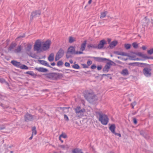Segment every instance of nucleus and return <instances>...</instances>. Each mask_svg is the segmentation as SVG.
Returning <instances> with one entry per match:
<instances>
[{"label":"nucleus","mask_w":153,"mask_h":153,"mask_svg":"<svg viewBox=\"0 0 153 153\" xmlns=\"http://www.w3.org/2000/svg\"><path fill=\"white\" fill-rule=\"evenodd\" d=\"M108 62L106 63V65L102 69L103 72H108L109 71V69L110 68L111 65H115V63L113 61L109 59L107 60Z\"/></svg>","instance_id":"obj_3"},{"label":"nucleus","mask_w":153,"mask_h":153,"mask_svg":"<svg viewBox=\"0 0 153 153\" xmlns=\"http://www.w3.org/2000/svg\"><path fill=\"white\" fill-rule=\"evenodd\" d=\"M72 153H83L81 149H79L77 148H76L73 149L72 151Z\"/></svg>","instance_id":"obj_28"},{"label":"nucleus","mask_w":153,"mask_h":153,"mask_svg":"<svg viewBox=\"0 0 153 153\" xmlns=\"http://www.w3.org/2000/svg\"><path fill=\"white\" fill-rule=\"evenodd\" d=\"M72 67L73 68L76 69H79L80 68L79 65L77 64H74L72 66Z\"/></svg>","instance_id":"obj_40"},{"label":"nucleus","mask_w":153,"mask_h":153,"mask_svg":"<svg viewBox=\"0 0 153 153\" xmlns=\"http://www.w3.org/2000/svg\"><path fill=\"white\" fill-rule=\"evenodd\" d=\"M86 40H85L84 41V42L81 44V46L80 48V50L82 51H83L85 50L86 47Z\"/></svg>","instance_id":"obj_22"},{"label":"nucleus","mask_w":153,"mask_h":153,"mask_svg":"<svg viewBox=\"0 0 153 153\" xmlns=\"http://www.w3.org/2000/svg\"><path fill=\"white\" fill-rule=\"evenodd\" d=\"M32 134L33 135H36L37 133V131L36 129V127L34 126L32 128Z\"/></svg>","instance_id":"obj_35"},{"label":"nucleus","mask_w":153,"mask_h":153,"mask_svg":"<svg viewBox=\"0 0 153 153\" xmlns=\"http://www.w3.org/2000/svg\"><path fill=\"white\" fill-rule=\"evenodd\" d=\"M25 74H29L34 78H36V74H35L33 71H27L25 73Z\"/></svg>","instance_id":"obj_27"},{"label":"nucleus","mask_w":153,"mask_h":153,"mask_svg":"<svg viewBox=\"0 0 153 153\" xmlns=\"http://www.w3.org/2000/svg\"><path fill=\"white\" fill-rule=\"evenodd\" d=\"M51 44V41L49 40L46 41L43 44L42 46V49L44 51H45L48 49L50 47Z\"/></svg>","instance_id":"obj_10"},{"label":"nucleus","mask_w":153,"mask_h":153,"mask_svg":"<svg viewBox=\"0 0 153 153\" xmlns=\"http://www.w3.org/2000/svg\"><path fill=\"white\" fill-rule=\"evenodd\" d=\"M113 134H114L116 135L119 136V137H121V134H120L116 133L115 131V133H114Z\"/></svg>","instance_id":"obj_55"},{"label":"nucleus","mask_w":153,"mask_h":153,"mask_svg":"<svg viewBox=\"0 0 153 153\" xmlns=\"http://www.w3.org/2000/svg\"><path fill=\"white\" fill-rule=\"evenodd\" d=\"M121 74L123 75H127L128 74V70L126 69L123 70L121 72Z\"/></svg>","instance_id":"obj_30"},{"label":"nucleus","mask_w":153,"mask_h":153,"mask_svg":"<svg viewBox=\"0 0 153 153\" xmlns=\"http://www.w3.org/2000/svg\"><path fill=\"white\" fill-rule=\"evenodd\" d=\"M19 68L25 70H27L29 68L28 67L25 65H21V66H20Z\"/></svg>","instance_id":"obj_33"},{"label":"nucleus","mask_w":153,"mask_h":153,"mask_svg":"<svg viewBox=\"0 0 153 153\" xmlns=\"http://www.w3.org/2000/svg\"><path fill=\"white\" fill-rule=\"evenodd\" d=\"M33 118V116L27 113L24 116L25 120V122H28L32 121Z\"/></svg>","instance_id":"obj_13"},{"label":"nucleus","mask_w":153,"mask_h":153,"mask_svg":"<svg viewBox=\"0 0 153 153\" xmlns=\"http://www.w3.org/2000/svg\"><path fill=\"white\" fill-rule=\"evenodd\" d=\"M82 65L84 68H88V66L86 64H82Z\"/></svg>","instance_id":"obj_56"},{"label":"nucleus","mask_w":153,"mask_h":153,"mask_svg":"<svg viewBox=\"0 0 153 153\" xmlns=\"http://www.w3.org/2000/svg\"><path fill=\"white\" fill-rule=\"evenodd\" d=\"M67 137V136L65 134L62 133L59 136V139H60L61 137L66 138Z\"/></svg>","instance_id":"obj_37"},{"label":"nucleus","mask_w":153,"mask_h":153,"mask_svg":"<svg viewBox=\"0 0 153 153\" xmlns=\"http://www.w3.org/2000/svg\"><path fill=\"white\" fill-rule=\"evenodd\" d=\"M21 51V45H19L16 48L14 51V52L16 53H18L20 52Z\"/></svg>","instance_id":"obj_29"},{"label":"nucleus","mask_w":153,"mask_h":153,"mask_svg":"<svg viewBox=\"0 0 153 153\" xmlns=\"http://www.w3.org/2000/svg\"><path fill=\"white\" fill-rule=\"evenodd\" d=\"M142 48L143 49V50H145L146 49V46H142Z\"/></svg>","instance_id":"obj_64"},{"label":"nucleus","mask_w":153,"mask_h":153,"mask_svg":"<svg viewBox=\"0 0 153 153\" xmlns=\"http://www.w3.org/2000/svg\"><path fill=\"white\" fill-rule=\"evenodd\" d=\"M93 58L96 61L99 62H104L107 60H109L108 59L100 57H94Z\"/></svg>","instance_id":"obj_15"},{"label":"nucleus","mask_w":153,"mask_h":153,"mask_svg":"<svg viewBox=\"0 0 153 153\" xmlns=\"http://www.w3.org/2000/svg\"><path fill=\"white\" fill-rule=\"evenodd\" d=\"M143 137L146 139H148L149 138V136L146 133Z\"/></svg>","instance_id":"obj_52"},{"label":"nucleus","mask_w":153,"mask_h":153,"mask_svg":"<svg viewBox=\"0 0 153 153\" xmlns=\"http://www.w3.org/2000/svg\"><path fill=\"white\" fill-rule=\"evenodd\" d=\"M75 41L73 37L72 36H70L69 38V42L70 43H72Z\"/></svg>","instance_id":"obj_39"},{"label":"nucleus","mask_w":153,"mask_h":153,"mask_svg":"<svg viewBox=\"0 0 153 153\" xmlns=\"http://www.w3.org/2000/svg\"><path fill=\"white\" fill-rule=\"evenodd\" d=\"M151 69L150 68H145L143 70L144 74L146 77H150L151 75Z\"/></svg>","instance_id":"obj_9"},{"label":"nucleus","mask_w":153,"mask_h":153,"mask_svg":"<svg viewBox=\"0 0 153 153\" xmlns=\"http://www.w3.org/2000/svg\"><path fill=\"white\" fill-rule=\"evenodd\" d=\"M139 65H143L144 66H150V65L148 64H147L146 63H140L139 62Z\"/></svg>","instance_id":"obj_48"},{"label":"nucleus","mask_w":153,"mask_h":153,"mask_svg":"<svg viewBox=\"0 0 153 153\" xmlns=\"http://www.w3.org/2000/svg\"><path fill=\"white\" fill-rule=\"evenodd\" d=\"M41 12L40 10L33 11L31 13L30 16V20L32 21L34 18L39 17L41 15Z\"/></svg>","instance_id":"obj_6"},{"label":"nucleus","mask_w":153,"mask_h":153,"mask_svg":"<svg viewBox=\"0 0 153 153\" xmlns=\"http://www.w3.org/2000/svg\"><path fill=\"white\" fill-rule=\"evenodd\" d=\"M120 55L128 56V55L127 53H124L123 52H120Z\"/></svg>","instance_id":"obj_41"},{"label":"nucleus","mask_w":153,"mask_h":153,"mask_svg":"<svg viewBox=\"0 0 153 153\" xmlns=\"http://www.w3.org/2000/svg\"><path fill=\"white\" fill-rule=\"evenodd\" d=\"M133 53L137 56H140L142 57L145 59H153V57L148 56L145 54L142 53L141 52H133Z\"/></svg>","instance_id":"obj_12"},{"label":"nucleus","mask_w":153,"mask_h":153,"mask_svg":"<svg viewBox=\"0 0 153 153\" xmlns=\"http://www.w3.org/2000/svg\"><path fill=\"white\" fill-rule=\"evenodd\" d=\"M17 44L15 42H12L8 48V51H13L14 48L16 46Z\"/></svg>","instance_id":"obj_16"},{"label":"nucleus","mask_w":153,"mask_h":153,"mask_svg":"<svg viewBox=\"0 0 153 153\" xmlns=\"http://www.w3.org/2000/svg\"><path fill=\"white\" fill-rule=\"evenodd\" d=\"M64 51L62 48H60L55 56V61H57L61 58L64 55Z\"/></svg>","instance_id":"obj_7"},{"label":"nucleus","mask_w":153,"mask_h":153,"mask_svg":"<svg viewBox=\"0 0 153 153\" xmlns=\"http://www.w3.org/2000/svg\"><path fill=\"white\" fill-rule=\"evenodd\" d=\"M39 63L43 65L48 67L50 68H52L50 65H49L48 62L44 60H39Z\"/></svg>","instance_id":"obj_19"},{"label":"nucleus","mask_w":153,"mask_h":153,"mask_svg":"<svg viewBox=\"0 0 153 153\" xmlns=\"http://www.w3.org/2000/svg\"><path fill=\"white\" fill-rule=\"evenodd\" d=\"M54 59V54L53 53H51L48 57V60L50 62H52Z\"/></svg>","instance_id":"obj_23"},{"label":"nucleus","mask_w":153,"mask_h":153,"mask_svg":"<svg viewBox=\"0 0 153 153\" xmlns=\"http://www.w3.org/2000/svg\"><path fill=\"white\" fill-rule=\"evenodd\" d=\"M63 64V62L62 61H58L57 63V65L58 66H62Z\"/></svg>","instance_id":"obj_42"},{"label":"nucleus","mask_w":153,"mask_h":153,"mask_svg":"<svg viewBox=\"0 0 153 153\" xmlns=\"http://www.w3.org/2000/svg\"><path fill=\"white\" fill-rule=\"evenodd\" d=\"M117 43L118 42L117 41H114L112 42L110 44L108 48L111 49L113 48L117 45Z\"/></svg>","instance_id":"obj_20"},{"label":"nucleus","mask_w":153,"mask_h":153,"mask_svg":"<svg viewBox=\"0 0 153 153\" xmlns=\"http://www.w3.org/2000/svg\"><path fill=\"white\" fill-rule=\"evenodd\" d=\"M5 128V125H0V130L4 129Z\"/></svg>","instance_id":"obj_45"},{"label":"nucleus","mask_w":153,"mask_h":153,"mask_svg":"<svg viewBox=\"0 0 153 153\" xmlns=\"http://www.w3.org/2000/svg\"><path fill=\"white\" fill-rule=\"evenodd\" d=\"M45 75L47 78L53 80H57L63 77L62 74L56 73H48Z\"/></svg>","instance_id":"obj_2"},{"label":"nucleus","mask_w":153,"mask_h":153,"mask_svg":"<svg viewBox=\"0 0 153 153\" xmlns=\"http://www.w3.org/2000/svg\"><path fill=\"white\" fill-rule=\"evenodd\" d=\"M110 75V74H103L102 75H101V76L102 77L104 76H107V75Z\"/></svg>","instance_id":"obj_63"},{"label":"nucleus","mask_w":153,"mask_h":153,"mask_svg":"<svg viewBox=\"0 0 153 153\" xmlns=\"http://www.w3.org/2000/svg\"><path fill=\"white\" fill-rule=\"evenodd\" d=\"M75 112L77 115H79V117H81L83 116L84 113L85 112V110L84 108H81L79 106H78L76 108H74Z\"/></svg>","instance_id":"obj_4"},{"label":"nucleus","mask_w":153,"mask_h":153,"mask_svg":"<svg viewBox=\"0 0 153 153\" xmlns=\"http://www.w3.org/2000/svg\"><path fill=\"white\" fill-rule=\"evenodd\" d=\"M75 52V47L73 46H70L68 49L67 54L66 56L67 58H69L71 57V55H69V53H71L72 54H74Z\"/></svg>","instance_id":"obj_8"},{"label":"nucleus","mask_w":153,"mask_h":153,"mask_svg":"<svg viewBox=\"0 0 153 153\" xmlns=\"http://www.w3.org/2000/svg\"><path fill=\"white\" fill-rule=\"evenodd\" d=\"M83 53V52L82 51H75L74 54H82Z\"/></svg>","instance_id":"obj_49"},{"label":"nucleus","mask_w":153,"mask_h":153,"mask_svg":"<svg viewBox=\"0 0 153 153\" xmlns=\"http://www.w3.org/2000/svg\"><path fill=\"white\" fill-rule=\"evenodd\" d=\"M107 44L106 42L104 39L101 40L98 46H97V49H101L103 48L104 45Z\"/></svg>","instance_id":"obj_14"},{"label":"nucleus","mask_w":153,"mask_h":153,"mask_svg":"<svg viewBox=\"0 0 153 153\" xmlns=\"http://www.w3.org/2000/svg\"><path fill=\"white\" fill-rule=\"evenodd\" d=\"M84 97L89 102L92 101V100L95 97L93 94L90 93H88L84 95Z\"/></svg>","instance_id":"obj_11"},{"label":"nucleus","mask_w":153,"mask_h":153,"mask_svg":"<svg viewBox=\"0 0 153 153\" xmlns=\"http://www.w3.org/2000/svg\"><path fill=\"white\" fill-rule=\"evenodd\" d=\"M114 53L115 54H116L117 55H120V52L118 51H114Z\"/></svg>","instance_id":"obj_58"},{"label":"nucleus","mask_w":153,"mask_h":153,"mask_svg":"<svg viewBox=\"0 0 153 153\" xmlns=\"http://www.w3.org/2000/svg\"><path fill=\"white\" fill-rule=\"evenodd\" d=\"M64 119L66 121H68L69 120L68 117L66 114L64 115Z\"/></svg>","instance_id":"obj_47"},{"label":"nucleus","mask_w":153,"mask_h":153,"mask_svg":"<svg viewBox=\"0 0 153 153\" xmlns=\"http://www.w3.org/2000/svg\"><path fill=\"white\" fill-rule=\"evenodd\" d=\"M61 148L64 149L66 148V146L64 145H60L59 146Z\"/></svg>","instance_id":"obj_60"},{"label":"nucleus","mask_w":153,"mask_h":153,"mask_svg":"<svg viewBox=\"0 0 153 153\" xmlns=\"http://www.w3.org/2000/svg\"><path fill=\"white\" fill-rule=\"evenodd\" d=\"M136 102L135 101H134L131 104V105L132 107V108L133 109L134 106L136 105Z\"/></svg>","instance_id":"obj_46"},{"label":"nucleus","mask_w":153,"mask_h":153,"mask_svg":"<svg viewBox=\"0 0 153 153\" xmlns=\"http://www.w3.org/2000/svg\"><path fill=\"white\" fill-rule=\"evenodd\" d=\"M11 63L14 66L17 67L19 68L21 65V63L19 62H18L16 60H12L11 61Z\"/></svg>","instance_id":"obj_17"},{"label":"nucleus","mask_w":153,"mask_h":153,"mask_svg":"<svg viewBox=\"0 0 153 153\" xmlns=\"http://www.w3.org/2000/svg\"><path fill=\"white\" fill-rule=\"evenodd\" d=\"M140 135H142L143 136L144 134H145V133L143 131L140 132Z\"/></svg>","instance_id":"obj_61"},{"label":"nucleus","mask_w":153,"mask_h":153,"mask_svg":"<svg viewBox=\"0 0 153 153\" xmlns=\"http://www.w3.org/2000/svg\"><path fill=\"white\" fill-rule=\"evenodd\" d=\"M96 113L99 116V120L101 124L104 125H107L109 121V118L107 116L102 112H96Z\"/></svg>","instance_id":"obj_1"},{"label":"nucleus","mask_w":153,"mask_h":153,"mask_svg":"<svg viewBox=\"0 0 153 153\" xmlns=\"http://www.w3.org/2000/svg\"><path fill=\"white\" fill-rule=\"evenodd\" d=\"M65 65L66 67H69L70 64L69 63L67 62H66L65 64Z\"/></svg>","instance_id":"obj_57"},{"label":"nucleus","mask_w":153,"mask_h":153,"mask_svg":"<svg viewBox=\"0 0 153 153\" xmlns=\"http://www.w3.org/2000/svg\"><path fill=\"white\" fill-rule=\"evenodd\" d=\"M148 53L150 54L151 55L153 53V48H152L147 51Z\"/></svg>","instance_id":"obj_44"},{"label":"nucleus","mask_w":153,"mask_h":153,"mask_svg":"<svg viewBox=\"0 0 153 153\" xmlns=\"http://www.w3.org/2000/svg\"><path fill=\"white\" fill-rule=\"evenodd\" d=\"M91 69H94L96 68V66L95 65L93 64L92 65H91Z\"/></svg>","instance_id":"obj_53"},{"label":"nucleus","mask_w":153,"mask_h":153,"mask_svg":"<svg viewBox=\"0 0 153 153\" xmlns=\"http://www.w3.org/2000/svg\"><path fill=\"white\" fill-rule=\"evenodd\" d=\"M139 62H135L133 63H129L128 65H130L132 66H135V65H137V66H140L139 65Z\"/></svg>","instance_id":"obj_34"},{"label":"nucleus","mask_w":153,"mask_h":153,"mask_svg":"<svg viewBox=\"0 0 153 153\" xmlns=\"http://www.w3.org/2000/svg\"><path fill=\"white\" fill-rule=\"evenodd\" d=\"M145 20H144V25L146 26H148L150 23V20L149 19H148L146 17L145 18Z\"/></svg>","instance_id":"obj_25"},{"label":"nucleus","mask_w":153,"mask_h":153,"mask_svg":"<svg viewBox=\"0 0 153 153\" xmlns=\"http://www.w3.org/2000/svg\"><path fill=\"white\" fill-rule=\"evenodd\" d=\"M133 47L134 48L136 49L138 47V44H137L136 42H134L132 44Z\"/></svg>","instance_id":"obj_43"},{"label":"nucleus","mask_w":153,"mask_h":153,"mask_svg":"<svg viewBox=\"0 0 153 153\" xmlns=\"http://www.w3.org/2000/svg\"><path fill=\"white\" fill-rule=\"evenodd\" d=\"M70 108L69 107H59L57 108V109H60L62 110L63 112L64 113L66 112H68V109Z\"/></svg>","instance_id":"obj_21"},{"label":"nucleus","mask_w":153,"mask_h":153,"mask_svg":"<svg viewBox=\"0 0 153 153\" xmlns=\"http://www.w3.org/2000/svg\"><path fill=\"white\" fill-rule=\"evenodd\" d=\"M116 127L115 124H112L109 127V129L112 133H115Z\"/></svg>","instance_id":"obj_24"},{"label":"nucleus","mask_w":153,"mask_h":153,"mask_svg":"<svg viewBox=\"0 0 153 153\" xmlns=\"http://www.w3.org/2000/svg\"><path fill=\"white\" fill-rule=\"evenodd\" d=\"M35 68L36 70L40 72L45 73L48 71L47 69L42 67Z\"/></svg>","instance_id":"obj_18"},{"label":"nucleus","mask_w":153,"mask_h":153,"mask_svg":"<svg viewBox=\"0 0 153 153\" xmlns=\"http://www.w3.org/2000/svg\"><path fill=\"white\" fill-rule=\"evenodd\" d=\"M4 82H5V80L2 78H0V82L1 83H4Z\"/></svg>","instance_id":"obj_51"},{"label":"nucleus","mask_w":153,"mask_h":153,"mask_svg":"<svg viewBox=\"0 0 153 153\" xmlns=\"http://www.w3.org/2000/svg\"><path fill=\"white\" fill-rule=\"evenodd\" d=\"M41 43L40 40L39 39L37 40L35 43L34 45V51H37L38 52L39 51H42L41 49Z\"/></svg>","instance_id":"obj_5"},{"label":"nucleus","mask_w":153,"mask_h":153,"mask_svg":"<svg viewBox=\"0 0 153 153\" xmlns=\"http://www.w3.org/2000/svg\"><path fill=\"white\" fill-rule=\"evenodd\" d=\"M32 48V45L30 44H28L27 48L26 49V51L28 54L29 55V53L30 52L31 49Z\"/></svg>","instance_id":"obj_26"},{"label":"nucleus","mask_w":153,"mask_h":153,"mask_svg":"<svg viewBox=\"0 0 153 153\" xmlns=\"http://www.w3.org/2000/svg\"><path fill=\"white\" fill-rule=\"evenodd\" d=\"M102 67L101 66H98L97 67V69L98 71L102 69Z\"/></svg>","instance_id":"obj_59"},{"label":"nucleus","mask_w":153,"mask_h":153,"mask_svg":"<svg viewBox=\"0 0 153 153\" xmlns=\"http://www.w3.org/2000/svg\"><path fill=\"white\" fill-rule=\"evenodd\" d=\"M92 63V62L91 60H88L87 62L88 66H89L91 65Z\"/></svg>","instance_id":"obj_50"},{"label":"nucleus","mask_w":153,"mask_h":153,"mask_svg":"<svg viewBox=\"0 0 153 153\" xmlns=\"http://www.w3.org/2000/svg\"><path fill=\"white\" fill-rule=\"evenodd\" d=\"M129 57V59L131 60H140V59L138 58H135V56H130L128 55V56Z\"/></svg>","instance_id":"obj_31"},{"label":"nucleus","mask_w":153,"mask_h":153,"mask_svg":"<svg viewBox=\"0 0 153 153\" xmlns=\"http://www.w3.org/2000/svg\"><path fill=\"white\" fill-rule=\"evenodd\" d=\"M133 123L134 124H136L137 123V119L136 118H134L133 119Z\"/></svg>","instance_id":"obj_54"},{"label":"nucleus","mask_w":153,"mask_h":153,"mask_svg":"<svg viewBox=\"0 0 153 153\" xmlns=\"http://www.w3.org/2000/svg\"><path fill=\"white\" fill-rule=\"evenodd\" d=\"M124 46L126 49L128 50L130 48L131 45L128 44H125Z\"/></svg>","instance_id":"obj_38"},{"label":"nucleus","mask_w":153,"mask_h":153,"mask_svg":"<svg viewBox=\"0 0 153 153\" xmlns=\"http://www.w3.org/2000/svg\"><path fill=\"white\" fill-rule=\"evenodd\" d=\"M25 37V35L24 34L23 36H21L18 37L17 38L18 39H19V38H22Z\"/></svg>","instance_id":"obj_62"},{"label":"nucleus","mask_w":153,"mask_h":153,"mask_svg":"<svg viewBox=\"0 0 153 153\" xmlns=\"http://www.w3.org/2000/svg\"><path fill=\"white\" fill-rule=\"evenodd\" d=\"M107 12V11H105L101 13L100 18H103L105 17L106 15Z\"/></svg>","instance_id":"obj_36"},{"label":"nucleus","mask_w":153,"mask_h":153,"mask_svg":"<svg viewBox=\"0 0 153 153\" xmlns=\"http://www.w3.org/2000/svg\"><path fill=\"white\" fill-rule=\"evenodd\" d=\"M87 47L89 49H90L91 48L95 49L97 48V45L92 44H90L89 45H88L87 46Z\"/></svg>","instance_id":"obj_32"}]
</instances>
